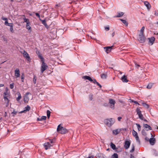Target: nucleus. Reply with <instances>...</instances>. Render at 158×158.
Returning a JSON list of instances; mask_svg holds the SVG:
<instances>
[{"instance_id":"4","label":"nucleus","mask_w":158,"mask_h":158,"mask_svg":"<svg viewBox=\"0 0 158 158\" xmlns=\"http://www.w3.org/2000/svg\"><path fill=\"white\" fill-rule=\"evenodd\" d=\"M115 103V101L112 99H110L109 100V104L110 107L112 109H114V104Z\"/></svg>"},{"instance_id":"57","label":"nucleus","mask_w":158,"mask_h":158,"mask_svg":"<svg viewBox=\"0 0 158 158\" xmlns=\"http://www.w3.org/2000/svg\"><path fill=\"white\" fill-rule=\"evenodd\" d=\"M105 29L106 30L108 31L109 30V27H105Z\"/></svg>"},{"instance_id":"45","label":"nucleus","mask_w":158,"mask_h":158,"mask_svg":"<svg viewBox=\"0 0 158 158\" xmlns=\"http://www.w3.org/2000/svg\"><path fill=\"white\" fill-rule=\"evenodd\" d=\"M142 134L143 135H146V134L145 131L144 130H142Z\"/></svg>"},{"instance_id":"19","label":"nucleus","mask_w":158,"mask_h":158,"mask_svg":"<svg viewBox=\"0 0 158 158\" xmlns=\"http://www.w3.org/2000/svg\"><path fill=\"white\" fill-rule=\"evenodd\" d=\"M30 109H31V108H30V106H27L25 108L24 110H23L21 111L20 112V113H22L25 112L26 111H29L30 110Z\"/></svg>"},{"instance_id":"20","label":"nucleus","mask_w":158,"mask_h":158,"mask_svg":"<svg viewBox=\"0 0 158 158\" xmlns=\"http://www.w3.org/2000/svg\"><path fill=\"white\" fill-rule=\"evenodd\" d=\"M143 127L145 128H148V129L147 130L148 131V130H151L152 128L151 127L148 125L146 124H143Z\"/></svg>"},{"instance_id":"60","label":"nucleus","mask_w":158,"mask_h":158,"mask_svg":"<svg viewBox=\"0 0 158 158\" xmlns=\"http://www.w3.org/2000/svg\"><path fill=\"white\" fill-rule=\"evenodd\" d=\"M134 102L135 104H138V105H140V104L137 101H134Z\"/></svg>"},{"instance_id":"33","label":"nucleus","mask_w":158,"mask_h":158,"mask_svg":"<svg viewBox=\"0 0 158 158\" xmlns=\"http://www.w3.org/2000/svg\"><path fill=\"white\" fill-rule=\"evenodd\" d=\"M135 138L136 141L139 144H140V142L138 135L135 136Z\"/></svg>"},{"instance_id":"39","label":"nucleus","mask_w":158,"mask_h":158,"mask_svg":"<svg viewBox=\"0 0 158 158\" xmlns=\"http://www.w3.org/2000/svg\"><path fill=\"white\" fill-rule=\"evenodd\" d=\"M30 23H29V24H26V28L28 30H30L31 29V27L30 26Z\"/></svg>"},{"instance_id":"38","label":"nucleus","mask_w":158,"mask_h":158,"mask_svg":"<svg viewBox=\"0 0 158 158\" xmlns=\"http://www.w3.org/2000/svg\"><path fill=\"white\" fill-rule=\"evenodd\" d=\"M50 142H49L50 143L53 144L54 143H55V140L54 139H49Z\"/></svg>"},{"instance_id":"54","label":"nucleus","mask_w":158,"mask_h":158,"mask_svg":"<svg viewBox=\"0 0 158 158\" xmlns=\"http://www.w3.org/2000/svg\"><path fill=\"white\" fill-rule=\"evenodd\" d=\"M98 85L99 86L100 88H101L102 86L98 82L96 84Z\"/></svg>"},{"instance_id":"18","label":"nucleus","mask_w":158,"mask_h":158,"mask_svg":"<svg viewBox=\"0 0 158 158\" xmlns=\"http://www.w3.org/2000/svg\"><path fill=\"white\" fill-rule=\"evenodd\" d=\"M144 5L147 7V9L148 10H149L151 8V5L149 4V3L147 1L144 2Z\"/></svg>"},{"instance_id":"46","label":"nucleus","mask_w":158,"mask_h":158,"mask_svg":"<svg viewBox=\"0 0 158 158\" xmlns=\"http://www.w3.org/2000/svg\"><path fill=\"white\" fill-rule=\"evenodd\" d=\"M41 21L42 22V23L44 25L45 24H46V20H41Z\"/></svg>"},{"instance_id":"63","label":"nucleus","mask_w":158,"mask_h":158,"mask_svg":"<svg viewBox=\"0 0 158 158\" xmlns=\"http://www.w3.org/2000/svg\"><path fill=\"white\" fill-rule=\"evenodd\" d=\"M131 158H135L132 154L131 155Z\"/></svg>"},{"instance_id":"28","label":"nucleus","mask_w":158,"mask_h":158,"mask_svg":"<svg viewBox=\"0 0 158 158\" xmlns=\"http://www.w3.org/2000/svg\"><path fill=\"white\" fill-rule=\"evenodd\" d=\"M111 158H118V155L116 153H114L112 155Z\"/></svg>"},{"instance_id":"36","label":"nucleus","mask_w":158,"mask_h":158,"mask_svg":"<svg viewBox=\"0 0 158 158\" xmlns=\"http://www.w3.org/2000/svg\"><path fill=\"white\" fill-rule=\"evenodd\" d=\"M10 31L12 33H14V31L13 28V24L12 25H10Z\"/></svg>"},{"instance_id":"35","label":"nucleus","mask_w":158,"mask_h":158,"mask_svg":"<svg viewBox=\"0 0 158 158\" xmlns=\"http://www.w3.org/2000/svg\"><path fill=\"white\" fill-rule=\"evenodd\" d=\"M50 111L49 110H47V114L48 118H49L50 116Z\"/></svg>"},{"instance_id":"24","label":"nucleus","mask_w":158,"mask_h":158,"mask_svg":"<svg viewBox=\"0 0 158 158\" xmlns=\"http://www.w3.org/2000/svg\"><path fill=\"white\" fill-rule=\"evenodd\" d=\"M97 158H105V156L102 154H100L97 155Z\"/></svg>"},{"instance_id":"11","label":"nucleus","mask_w":158,"mask_h":158,"mask_svg":"<svg viewBox=\"0 0 158 158\" xmlns=\"http://www.w3.org/2000/svg\"><path fill=\"white\" fill-rule=\"evenodd\" d=\"M113 46H108L107 47H105L104 48V49L105 52L107 53H108L110 52L111 50V48L113 47Z\"/></svg>"},{"instance_id":"8","label":"nucleus","mask_w":158,"mask_h":158,"mask_svg":"<svg viewBox=\"0 0 158 158\" xmlns=\"http://www.w3.org/2000/svg\"><path fill=\"white\" fill-rule=\"evenodd\" d=\"M29 94L31 95V93L29 92H27L26 93L24 97V101L25 103L27 102L29 100V97L28 96V95Z\"/></svg>"},{"instance_id":"55","label":"nucleus","mask_w":158,"mask_h":158,"mask_svg":"<svg viewBox=\"0 0 158 158\" xmlns=\"http://www.w3.org/2000/svg\"><path fill=\"white\" fill-rule=\"evenodd\" d=\"M122 119V117H119L118 118V121H120L121 120V119Z\"/></svg>"},{"instance_id":"50","label":"nucleus","mask_w":158,"mask_h":158,"mask_svg":"<svg viewBox=\"0 0 158 158\" xmlns=\"http://www.w3.org/2000/svg\"><path fill=\"white\" fill-rule=\"evenodd\" d=\"M12 24H13L12 23H8L5 25L6 26H9L10 27V25H11Z\"/></svg>"},{"instance_id":"40","label":"nucleus","mask_w":158,"mask_h":158,"mask_svg":"<svg viewBox=\"0 0 158 158\" xmlns=\"http://www.w3.org/2000/svg\"><path fill=\"white\" fill-rule=\"evenodd\" d=\"M144 28H145L144 27H142L141 29L140 30V34L143 33V34Z\"/></svg>"},{"instance_id":"23","label":"nucleus","mask_w":158,"mask_h":158,"mask_svg":"<svg viewBox=\"0 0 158 158\" xmlns=\"http://www.w3.org/2000/svg\"><path fill=\"white\" fill-rule=\"evenodd\" d=\"M47 118V117L46 116H42L41 118H38L37 119V121H42L45 120Z\"/></svg>"},{"instance_id":"17","label":"nucleus","mask_w":158,"mask_h":158,"mask_svg":"<svg viewBox=\"0 0 158 158\" xmlns=\"http://www.w3.org/2000/svg\"><path fill=\"white\" fill-rule=\"evenodd\" d=\"M82 78L85 80H88L90 81H93V79L88 76H85L82 77Z\"/></svg>"},{"instance_id":"32","label":"nucleus","mask_w":158,"mask_h":158,"mask_svg":"<svg viewBox=\"0 0 158 158\" xmlns=\"http://www.w3.org/2000/svg\"><path fill=\"white\" fill-rule=\"evenodd\" d=\"M24 22H26L27 24H29L30 23V22L28 19L26 18H24Z\"/></svg>"},{"instance_id":"5","label":"nucleus","mask_w":158,"mask_h":158,"mask_svg":"<svg viewBox=\"0 0 158 158\" xmlns=\"http://www.w3.org/2000/svg\"><path fill=\"white\" fill-rule=\"evenodd\" d=\"M145 37L144 36L143 34V33L140 34L139 35L138 40L141 43H143L145 41Z\"/></svg>"},{"instance_id":"51","label":"nucleus","mask_w":158,"mask_h":158,"mask_svg":"<svg viewBox=\"0 0 158 158\" xmlns=\"http://www.w3.org/2000/svg\"><path fill=\"white\" fill-rule=\"evenodd\" d=\"M17 113V111L14 110L13 111L12 113V114H14V115H16Z\"/></svg>"},{"instance_id":"10","label":"nucleus","mask_w":158,"mask_h":158,"mask_svg":"<svg viewBox=\"0 0 158 158\" xmlns=\"http://www.w3.org/2000/svg\"><path fill=\"white\" fill-rule=\"evenodd\" d=\"M15 76L16 78L19 77H20V71L19 69H17L15 71Z\"/></svg>"},{"instance_id":"3","label":"nucleus","mask_w":158,"mask_h":158,"mask_svg":"<svg viewBox=\"0 0 158 158\" xmlns=\"http://www.w3.org/2000/svg\"><path fill=\"white\" fill-rule=\"evenodd\" d=\"M42 64L41 66V72L42 73L48 68V66L44 62V60H42Z\"/></svg>"},{"instance_id":"12","label":"nucleus","mask_w":158,"mask_h":158,"mask_svg":"<svg viewBox=\"0 0 158 158\" xmlns=\"http://www.w3.org/2000/svg\"><path fill=\"white\" fill-rule=\"evenodd\" d=\"M121 131V129H117L113 131V134L115 135L118 134Z\"/></svg>"},{"instance_id":"53","label":"nucleus","mask_w":158,"mask_h":158,"mask_svg":"<svg viewBox=\"0 0 158 158\" xmlns=\"http://www.w3.org/2000/svg\"><path fill=\"white\" fill-rule=\"evenodd\" d=\"M93 82L94 84H96L97 82L96 81V80L95 79H93Z\"/></svg>"},{"instance_id":"31","label":"nucleus","mask_w":158,"mask_h":158,"mask_svg":"<svg viewBox=\"0 0 158 158\" xmlns=\"http://www.w3.org/2000/svg\"><path fill=\"white\" fill-rule=\"evenodd\" d=\"M137 114L139 115V118H140V119L142 120H143V115L141 114V112L138 113Z\"/></svg>"},{"instance_id":"59","label":"nucleus","mask_w":158,"mask_h":158,"mask_svg":"<svg viewBox=\"0 0 158 158\" xmlns=\"http://www.w3.org/2000/svg\"><path fill=\"white\" fill-rule=\"evenodd\" d=\"M39 57L41 59V60H44V59H43V57H42V56H39Z\"/></svg>"},{"instance_id":"42","label":"nucleus","mask_w":158,"mask_h":158,"mask_svg":"<svg viewBox=\"0 0 158 158\" xmlns=\"http://www.w3.org/2000/svg\"><path fill=\"white\" fill-rule=\"evenodd\" d=\"M24 75L23 73H22L21 76V81L22 82L24 81Z\"/></svg>"},{"instance_id":"7","label":"nucleus","mask_w":158,"mask_h":158,"mask_svg":"<svg viewBox=\"0 0 158 158\" xmlns=\"http://www.w3.org/2000/svg\"><path fill=\"white\" fill-rule=\"evenodd\" d=\"M20 52L21 53L23 54V56L26 58L28 60H30V57L28 53L26 51L23 50L21 51Z\"/></svg>"},{"instance_id":"1","label":"nucleus","mask_w":158,"mask_h":158,"mask_svg":"<svg viewBox=\"0 0 158 158\" xmlns=\"http://www.w3.org/2000/svg\"><path fill=\"white\" fill-rule=\"evenodd\" d=\"M115 122V119L112 118L106 119L104 120L105 124L108 127H111Z\"/></svg>"},{"instance_id":"49","label":"nucleus","mask_w":158,"mask_h":158,"mask_svg":"<svg viewBox=\"0 0 158 158\" xmlns=\"http://www.w3.org/2000/svg\"><path fill=\"white\" fill-rule=\"evenodd\" d=\"M33 81L34 84H35L36 83V79L35 78V76L34 77Z\"/></svg>"},{"instance_id":"48","label":"nucleus","mask_w":158,"mask_h":158,"mask_svg":"<svg viewBox=\"0 0 158 158\" xmlns=\"http://www.w3.org/2000/svg\"><path fill=\"white\" fill-rule=\"evenodd\" d=\"M135 67L137 69H138L139 67L140 66L139 65L136 63L135 64Z\"/></svg>"},{"instance_id":"25","label":"nucleus","mask_w":158,"mask_h":158,"mask_svg":"<svg viewBox=\"0 0 158 158\" xmlns=\"http://www.w3.org/2000/svg\"><path fill=\"white\" fill-rule=\"evenodd\" d=\"M141 103L145 108L148 109L149 107V105L148 104L143 102H141Z\"/></svg>"},{"instance_id":"43","label":"nucleus","mask_w":158,"mask_h":158,"mask_svg":"<svg viewBox=\"0 0 158 158\" xmlns=\"http://www.w3.org/2000/svg\"><path fill=\"white\" fill-rule=\"evenodd\" d=\"M136 125H137V128H138V131H140L141 126H140V125L139 124H137V123L136 124Z\"/></svg>"},{"instance_id":"29","label":"nucleus","mask_w":158,"mask_h":158,"mask_svg":"<svg viewBox=\"0 0 158 158\" xmlns=\"http://www.w3.org/2000/svg\"><path fill=\"white\" fill-rule=\"evenodd\" d=\"M153 85V83H150L147 86V88L148 89H150L152 88Z\"/></svg>"},{"instance_id":"41","label":"nucleus","mask_w":158,"mask_h":158,"mask_svg":"<svg viewBox=\"0 0 158 158\" xmlns=\"http://www.w3.org/2000/svg\"><path fill=\"white\" fill-rule=\"evenodd\" d=\"M89 98L90 100H92L93 99V94H90L89 96Z\"/></svg>"},{"instance_id":"34","label":"nucleus","mask_w":158,"mask_h":158,"mask_svg":"<svg viewBox=\"0 0 158 158\" xmlns=\"http://www.w3.org/2000/svg\"><path fill=\"white\" fill-rule=\"evenodd\" d=\"M101 76L102 79H106L107 77V75L105 74H103L101 75Z\"/></svg>"},{"instance_id":"27","label":"nucleus","mask_w":158,"mask_h":158,"mask_svg":"<svg viewBox=\"0 0 158 158\" xmlns=\"http://www.w3.org/2000/svg\"><path fill=\"white\" fill-rule=\"evenodd\" d=\"M119 20L121 21L126 26H128V23L126 20L122 19H119Z\"/></svg>"},{"instance_id":"64","label":"nucleus","mask_w":158,"mask_h":158,"mask_svg":"<svg viewBox=\"0 0 158 158\" xmlns=\"http://www.w3.org/2000/svg\"><path fill=\"white\" fill-rule=\"evenodd\" d=\"M155 15L156 16H158V13L156 12L155 13Z\"/></svg>"},{"instance_id":"16","label":"nucleus","mask_w":158,"mask_h":158,"mask_svg":"<svg viewBox=\"0 0 158 158\" xmlns=\"http://www.w3.org/2000/svg\"><path fill=\"white\" fill-rule=\"evenodd\" d=\"M149 141L150 144L152 145H154L155 142V139L154 138H151L150 139Z\"/></svg>"},{"instance_id":"52","label":"nucleus","mask_w":158,"mask_h":158,"mask_svg":"<svg viewBox=\"0 0 158 158\" xmlns=\"http://www.w3.org/2000/svg\"><path fill=\"white\" fill-rule=\"evenodd\" d=\"M2 19L5 20V21L7 20V18L4 17H2Z\"/></svg>"},{"instance_id":"13","label":"nucleus","mask_w":158,"mask_h":158,"mask_svg":"<svg viewBox=\"0 0 158 158\" xmlns=\"http://www.w3.org/2000/svg\"><path fill=\"white\" fill-rule=\"evenodd\" d=\"M4 99L6 104V106L7 107L9 106V100L6 96H4Z\"/></svg>"},{"instance_id":"6","label":"nucleus","mask_w":158,"mask_h":158,"mask_svg":"<svg viewBox=\"0 0 158 158\" xmlns=\"http://www.w3.org/2000/svg\"><path fill=\"white\" fill-rule=\"evenodd\" d=\"M53 144L50 143L49 142L46 143L44 144V147L46 150H47L53 146Z\"/></svg>"},{"instance_id":"44","label":"nucleus","mask_w":158,"mask_h":158,"mask_svg":"<svg viewBox=\"0 0 158 158\" xmlns=\"http://www.w3.org/2000/svg\"><path fill=\"white\" fill-rule=\"evenodd\" d=\"M14 83H12L10 84V88L11 89H12L14 88Z\"/></svg>"},{"instance_id":"61","label":"nucleus","mask_w":158,"mask_h":158,"mask_svg":"<svg viewBox=\"0 0 158 158\" xmlns=\"http://www.w3.org/2000/svg\"><path fill=\"white\" fill-rule=\"evenodd\" d=\"M44 25L45 26V27H46V28H48V25H47V24L46 23V24H45V25Z\"/></svg>"},{"instance_id":"47","label":"nucleus","mask_w":158,"mask_h":158,"mask_svg":"<svg viewBox=\"0 0 158 158\" xmlns=\"http://www.w3.org/2000/svg\"><path fill=\"white\" fill-rule=\"evenodd\" d=\"M136 111L137 114L141 112V111L138 108H137Z\"/></svg>"},{"instance_id":"21","label":"nucleus","mask_w":158,"mask_h":158,"mask_svg":"<svg viewBox=\"0 0 158 158\" xmlns=\"http://www.w3.org/2000/svg\"><path fill=\"white\" fill-rule=\"evenodd\" d=\"M110 146L113 150H114L115 149L116 150L117 149L115 145L112 142L110 143Z\"/></svg>"},{"instance_id":"56","label":"nucleus","mask_w":158,"mask_h":158,"mask_svg":"<svg viewBox=\"0 0 158 158\" xmlns=\"http://www.w3.org/2000/svg\"><path fill=\"white\" fill-rule=\"evenodd\" d=\"M35 15L37 16L39 18L40 17V15L39 14H38V13H36Z\"/></svg>"},{"instance_id":"9","label":"nucleus","mask_w":158,"mask_h":158,"mask_svg":"<svg viewBox=\"0 0 158 158\" xmlns=\"http://www.w3.org/2000/svg\"><path fill=\"white\" fill-rule=\"evenodd\" d=\"M131 142L130 141L127 140L125 142L124 146L126 149H128L130 146Z\"/></svg>"},{"instance_id":"22","label":"nucleus","mask_w":158,"mask_h":158,"mask_svg":"<svg viewBox=\"0 0 158 158\" xmlns=\"http://www.w3.org/2000/svg\"><path fill=\"white\" fill-rule=\"evenodd\" d=\"M117 14V15L115 16V17H121L123 15L124 13L123 12H118Z\"/></svg>"},{"instance_id":"26","label":"nucleus","mask_w":158,"mask_h":158,"mask_svg":"<svg viewBox=\"0 0 158 158\" xmlns=\"http://www.w3.org/2000/svg\"><path fill=\"white\" fill-rule=\"evenodd\" d=\"M17 94L18 96V97H17L16 98V100L18 101H19L20 100L21 98V96L20 93L19 92H18L17 93Z\"/></svg>"},{"instance_id":"15","label":"nucleus","mask_w":158,"mask_h":158,"mask_svg":"<svg viewBox=\"0 0 158 158\" xmlns=\"http://www.w3.org/2000/svg\"><path fill=\"white\" fill-rule=\"evenodd\" d=\"M148 39L149 40L150 43L151 44V45H152L153 44L155 40V38L154 37H152L150 38H149Z\"/></svg>"},{"instance_id":"37","label":"nucleus","mask_w":158,"mask_h":158,"mask_svg":"<svg viewBox=\"0 0 158 158\" xmlns=\"http://www.w3.org/2000/svg\"><path fill=\"white\" fill-rule=\"evenodd\" d=\"M131 149L130 150V152H133L134 151V150H135V147L133 144H132L131 145Z\"/></svg>"},{"instance_id":"30","label":"nucleus","mask_w":158,"mask_h":158,"mask_svg":"<svg viewBox=\"0 0 158 158\" xmlns=\"http://www.w3.org/2000/svg\"><path fill=\"white\" fill-rule=\"evenodd\" d=\"M132 134L133 136L135 137L136 135H138L137 132L135 131L134 130H133L132 131Z\"/></svg>"},{"instance_id":"58","label":"nucleus","mask_w":158,"mask_h":158,"mask_svg":"<svg viewBox=\"0 0 158 158\" xmlns=\"http://www.w3.org/2000/svg\"><path fill=\"white\" fill-rule=\"evenodd\" d=\"M145 139L147 140V141H149V139L147 137H146L145 138Z\"/></svg>"},{"instance_id":"14","label":"nucleus","mask_w":158,"mask_h":158,"mask_svg":"<svg viewBox=\"0 0 158 158\" xmlns=\"http://www.w3.org/2000/svg\"><path fill=\"white\" fill-rule=\"evenodd\" d=\"M121 79L123 82L127 83L128 81V80L127 79V76L125 75L123 76L121 78Z\"/></svg>"},{"instance_id":"62","label":"nucleus","mask_w":158,"mask_h":158,"mask_svg":"<svg viewBox=\"0 0 158 158\" xmlns=\"http://www.w3.org/2000/svg\"><path fill=\"white\" fill-rule=\"evenodd\" d=\"M8 23V20H6L5 21V24L6 25Z\"/></svg>"},{"instance_id":"2","label":"nucleus","mask_w":158,"mask_h":158,"mask_svg":"<svg viewBox=\"0 0 158 158\" xmlns=\"http://www.w3.org/2000/svg\"><path fill=\"white\" fill-rule=\"evenodd\" d=\"M57 131L59 133L64 134L68 132V130L66 128L59 125L57 127Z\"/></svg>"}]
</instances>
